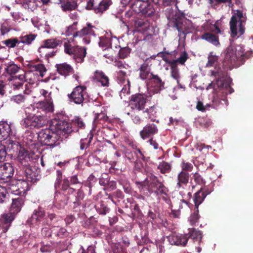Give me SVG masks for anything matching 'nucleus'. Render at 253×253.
I'll list each match as a JSON object with an SVG mask.
<instances>
[{"mask_svg":"<svg viewBox=\"0 0 253 253\" xmlns=\"http://www.w3.org/2000/svg\"><path fill=\"white\" fill-rule=\"evenodd\" d=\"M140 192L145 195L154 194L156 196L166 195L169 192V188L163 182L154 174H151L142 181H135Z\"/></svg>","mask_w":253,"mask_h":253,"instance_id":"f257e3e1","label":"nucleus"},{"mask_svg":"<svg viewBox=\"0 0 253 253\" xmlns=\"http://www.w3.org/2000/svg\"><path fill=\"white\" fill-rule=\"evenodd\" d=\"M244 50V47L241 45L228 46L224 52L223 66L231 69L244 64L245 59L249 57L248 53H245Z\"/></svg>","mask_w":253,"mask_h":253,"instance_id":"f03ea898","label":"nucleus"},{"mask_svg":"<svg viewBox=\"0 0 253 253\" xmlns=\"http://www.w3.org/2000/svg\"><path fill=\"white\" fill-rule=\"evenodd\" d=\"M25 204V199L18 197L12 199L9 211L0 216V234L6 233L11 226L12 222L21 211Z\"/></svg>","mask_w":253,"mask_h":253,"instance_id":"7ed1b4c3","label":"nucleus"},{"mask_svg":"<svg viewBox=\"0 0 253 253\" xmlns=\"http://www.w3.org/2000/svg\"><path fill=\"white\" fill-rule=\"evenodd\" d=\"M201 231L195 228L189 229L188 233L176 234L172 233L167 236L169 243L172 245L186 246L189 239H193L194 241L201 242L202 239Z\"/></svg>","mask_w":253,"mask_h":253,"instance_id":"20e7f679","label":"nucleus"},{"mask_svg":"<svg viewBox=\"0 0 253 253\" xmlns=\"http://www.w3.org/2000/svg\"><path fill=\"white\" fill-rule=\"evenodd\" d=\"M166 14L169 20V26L176 28L178 31V36L185 39L186 35L190 33V31L184 18L177 16L176 12L171 8H167Z\"/></svg>","mask_w":253,"mask_h":253,"instance_id":"39448f33","label":"nucleus"},{"mask_svg":"<svg viewBox=\"0 0 253 253\" xmlns=\"http://www.w3.org/2000/svg\"><path fill=\"white\" fill-rule=\"evenodd\" d=\"M38 138L42 145L53 148L59 145L63 138L50 126L42 129L38 134Z\"/></svg>","mask_w":253,"mask_h":253,"instance_id":"423d86ee","label":"nucleus"},{"mask_svg":"<svg viewBox=\"0 0 253 253\" xmlns=\"http://www.w3.org/2000/svg\"><path fill=\"white\" fill-rule=\"evenodd\" d=\"M211 76L217 78L215 83L211 82L207 86V89L213 88L214 91H216L217 88H218L219 92H224L225 90H229V94L234 92V89L231 86L232 81L230 79H225L221 77V73L219 69L216 71H211Z\"/></svg>","mask_w":253,"mask_h":253,"instance_id":"0eeeda50","label":"nucleus"},{"mask_svg":"<svg viewBox=\"0 0 253 253\" xmlns=\"http://www.w3.org/2000/svg\"><path fill=\"white\" fill-rule=\"evenodd\" d=\"M148 96L146 94L142 93H136L131 95L129 98V106L133 110L138 111H142L144 113H147L148 115L151 113L154 106L150 107L145 109Z\"/></svg>","mask_w":253,"mask_h":253,"instance_id":"6e6552de","label":"nucleus"},{"mask_svg":"<svg viewBox=\"0 0 253 253\" xmlns=\"http://www.w3.org/2000/svg\"><path fill=\"white\" fill-rule=\"evenodd\" d=\"M70 102L83 106L89 101V97L86 91V86L79 85L75 87L70 93L67 94Z\"/></svg>","mask_w":253,"mask_h":253,"instance_id":"1a4fd4ad","label":"nucleus"},{"mask_svg":"<svg viewBox=\"0 0 253 253\" xmlns=\"http://www.w3.org/2000/svg\"><path fill=\"white\" fill-rule=\"evenodd\" d=\"M47 123L45 115L29 114L22 121V125L26 128H39L45 126Z\"/></svg>","mask_w":253,"mask_h":253,"instance_id":"9d476101","label":"nucleus"},{"mask_svg":"<svg viewBox=\"0 0 253 253\" xmlns=\"http://www.w3.org/2000/svg\"><path fill=\"white\" fill-rule=\"evenodd\" d=\"M246 20V15L243 14L242 10H237L236 12L233 13L230 21V30L232 37L237 35V24L238 22L240 23L239 29L240 35H242L244 33L245 28L243 23Z\"/></svg>","mask_w":253,"mask_h":253,"instance_id":"9b49d317","label":"nucleus"},{"mask_svg":"<svg viewBox=\"0 0 253 253\" xmlns=\"http://www.w3.org/2000/svg\"><path fill=\"white\" fill-rule=\"evenodd\" d=\"M50 126L61 136L69 134L73 131L71 124L63 116L52 119Z\"/></svg>","mask_w":253,"mask_h":253,"instance_id":"f8f14e48","label":"nucleus"},{"mask_svg":"<svg viewBox=\"0 0 253 253\" xmlns=\"http://www.w3.org/2000/svg\"><path fill=\"white\" fill-rule=\"evenodd\" d=\"M64 51L69 55H72L75 61L77 63H82L86 55V48L79 45L73 46L70 42L64 43Z\"/></svg>","mask_w":253,"mask_h":253,"instance_id":"ddd939ff","label":"nucleus"},{"mask_svg":"<svg viewBox=\"0 0 253 253\" xmlns=\"http://www.w3.org/2000/svg\"><path fill=\"white\" fill-rule=\"evenodd\" d=\"M132 10L137 13H141L145 17L152 16L155 10L148 0H137L132 5Z\"/></svg>","mask_w":253,"mask_h":253,"instance_id":"4468645a","label":"nucleus"},{"mask_svg":"<svg viewBox=\"0 0 253 253\" xmlns=\"http://www.w3.org/2000/svg\"><path fill=\"white\" fill-rule=\"evenodd\" d=\"M7 190L16 195L24 194L28 189V183L23 179H11L6 185Z\"/></svg>","mask_w":253,"mask_h":253,"instance_id":"2eb2a0df","label":"nucleus"},{"mask_svg":"<svg viewBox=\"0 0 253 253\" xmlns=\"http://www.w3.org/2000/svg\"><path fill=\"white\" fill-rule=\"evenodd\" d=\"M149 115V119L153 121V123L147 124L139 132L140 137L143 140L152 137L159 132L158 124L159 121L158 120L156 121L155 119L151 118L150 115Z\"/></svg>","mask_w":253,"mask_h":253,"instance_id":"dca6fc26","label":"nucleus"},{"mask_svg":"<svg viewBox=\"0 0 253 253\" xmlns=\"http://www.w3.org/2000/svg\"><path fill=\"white\" fill-rule=\"evenodd\" d=\"M41 223L44 226H46V224H48L45 211L41 207H39L37 210L34 211L31 217L27 220V223L32 226L34 224L39 225Z\"/></svg>","mask_w":253,"mask_h":253,"instance_id":"f3484780","label":"nucleus"},{"mask_svg":"<svg viewBox=\"0 0 253 253\" xmlns=\"http://www.w3.org/2000/svg\"><path fill=\"white\" fill-rule=\"evenodd\" d=\"M95 26L90 23H87L86 26L81 30L78 31L74 35V37L82 39L84 43L89 44L90 42V36L95 35Z\"/></svg>","mask_w":253,"mask_h":253,"instance_id":"a211bd4d","label":"nucleus"},{"mask_svg":"<svg viewBox=\"0 0 253 253\" xmlns=\"http://www.w3.org/2000/svg\"><path fill=\"white\" fill-rule=\"evenodd\" d=\"M0 69H4L3 73H6L11 76L20 70V67L7 58H0Z\"/></svg>","mask_w":253,"mask_h":253,"instance_id":"6ab92c4d","label":"nucleus"},{"mask_svg":"<svg viewBox=\"0 0 253 253\" xmlns=\"http://www.w3.org/2000/svg\"><path fill=\"white\" fill-rule=\"evenodd\" d=\"M14 172V169L11 164H4L0 166V180L8 183L12 179Z\"/></svg>","mask_w":253,"mask_h":253,"instance_id":"aec40b11","label":"nucleus"},{"mask_svg":"<svg viewBox=\"0 0 253 253\" xmlns=\"http://www.w3.org/2000/svg\"><path fill=\"white\" fill-rule=\"evenodd\" d=\"M24 171V179L28 182L35 183L39 180L40 176L39 171L35 167H32L30 165L22 168Z\"/></svg>","mask_w":253,"mask_h":253,"instance_id":"412c9836","label":"nucleus"},{"mask_svg":"<svg viewBox=\"0 0 253 253\" xmlns=\"http://www.w3.org/2000/svg\"><path fill=\"white\" fill-rule=\"evenodd\" d=\"M33 154L26 150L25 148L20 147L18 150V160L23 167L30 165L29 162L33 160Z\"/></svg>","mask_w":253,"mask_h":253,"instance_id":"4be33fe9","label":"nucleus"},{"mask_svg":"<svg viewBox=\"0 0 253 253\" xmlns=\"http://www.w3.org/2000/svg\"><path fill=\"white\" fill-rule=\"evenodd\" d=\"M171 53L169 51H165L163 52L162 57L165 62H175L177 66L178 63L184 65L189 58L188 53L185 51H184L177 59H172L171 58Z\"/></svg>","mask_w":253,"mask_h":253,"instance_id":"5701e85b","label":"nucleus"},{"mask_svg":"<svg viewBox=\"0 0 253 253\" xmlns=\"http://www.w3.org/2000/svg\"><path fill=\"white\" fill-rule=\"evenodd\" d=\"M99 46L101 47L104 50H107L109 51L108 53L104 54V57L109 59H113V50L111 48V40L108 37H101L100 38L99 42Z\"/></svg>","mask_w":253,"mask_h":253,"instance_id":"b1692460","label":"nucleus"},{"mask_svg":"<svg viewBox=\"0 0 253 253\" xmlns=\"http://www.w3.org/2000/svg\"><path fill=\"white\" fill-rule=\"evenodd\" d=\"M36 107L38 109H41L45 113H53L54 105L52 98H48L47 100L39 101L36 103Z\"/></svg>","mask_w":253,"mask_h":253,"instance_id":"393cba45","label":"nucleus"},{"mask_svg":"<svg viewBox=\"0 0 253 253\" xmlns=\"http://www.w3.org/2000/svg\"><path fill=\"white\" fill-rule=\"evenodd\" d=\"M210 193V192L207 189L201 188L198 191L195 193L193 201L196 209H198L200 205H201L206 196Z\"/></svg>","mask_w":253,"mask_h":253,"instance_id":"a878e982","label":"nucleus"},{"mask_svg":"<svg viewBox=\"0 0 253 253\" xmlns=\"http://www.w3.org/2000/svg\"><path fill=\"white\" fill-rule=\"evenodd\" d=\"M65 196L70 195L74 193L77 188L70 183L68 178H64L61 183V187L59 189Z\"/></svg>","mask_w":253,"mask_h":253,"instance_id":"bb28decb","label":"nucleus"},{"mask_svg":"<svg viewBox=\"0 0 253 253\" xmlns=\"http://www.w3.org/2000/svg\"><path fill=\"white\" fill-rule=\"evenodd\" d=\"M149 79L151 86L155 87L157 92H158L165 88V83L162 81L161 78L158 75L152 73L151 74L150 77Z\"/></svg>","mask_w":253,"mask_h":253,"instance_id":"cd10ccee","label":"nucleus"},{"mask_svg":"<svg viewBox=\"0 0 253 253\" xmlns=\"http://www.w3.org/2000/svg\"><path fill=\"white\" fill-rule=\"evenodd\" d=\"M55 67L57 72L64 77H67L74 73L73 67L67 63L57 64Z\"/></svg>","mask_w":253,"mask_h":253,"instance_id":"c85d7f7f","label":"nucleus"},{"mask_svg":"<svg viewBox=\"0 0 253 253\" xmlns=\"http://www.w3.org/2000/svg\"><path fill=\"white\" fill-rule=\"evenodd\" d=\"M93 78L96 82L101 83L102 86L104 87L109 86V78L103 72L96 70L94 72Z\"/></svg>","mask_w":253,"mask_h":253,"instance_id":"c756f323","label":"nucleus"},{"mask_svg":"<svg viewBox=\"0 0 253 253\" xmlns=\"http://www.w3.org/2000/svg\"><path fill=\"white\" fill-rule=\"evenodd\" d=\"M11 128L7 122H0V141L5 139L10 135Z\"/></svg>","mask_w":253,"mask_h":253,"instance_id":"7c9ffc66","label":"nucleus"},{"mask_svg":"<svg viewBox=\"0 0 253 253\" xmlns=\"http://www.w3.org/2000/svg\"><path fill=\"white\" fill-rule=\"evenodd\" d=\"M216 34L212 32V33L211 32H205L202 34L201 38L217 46L220 45V42L218 36L216 35Z\"/></svg>","mask_w":253,"mask_h":253,"instance_id":"2f4dec72","label":"nucleus"},{"mask_svg":"<svg viewBox=\"0 0 253 253\" xmlns=\"http://www.w3.org/2000/svg\"><path fill=\"white\" fill-rule=\"evenodd\" d=\"M190 176V175L188 172L181 170L177 175V188L179 189L183 185H186L189 182Z\"/></svg>","mask_w":253,"mask_h":253,"instance_id":"473e14b6","label":"nucleus"},{"mask_svg":"<svg viewBox=\"0 0 253 253\" xmlns=\"http://www.w3.org/2000/svg\"><path fill=\"white\" fill-rule=\"evenodd\" d=\"M150 70L151 68L146 60L140 65L139 68L140 78L142 80L149 79L151 74L152 73L150 72Z\"/></svg>","mask_w":253,"mask_h":253,"instance_id":"72a5a7b5","label":"nucleus"},{"mask_svg":"<svg viewBox=\"0 0 253 253\" xmlns=\"http://www.w3.org/2000/svg\"><path fill=\"white\" fill-rule=\"evenodd\" d=\"M37 138L38 137H36L34 133L28 132L24 137V142L29 149H33L36 148Z\"/></svg>","mask_w":253,"mask_h":253,"instance_id":"f704fd0d","label":"nucleus"},{"mask_svg":"<svg viewBox=\"0 0 253 253\" xmlns=\"http://www.w3.org/2000/svg\"><path fill=\"white\" fill-rule=\"evenodd\" d=\"M53 235V239H62L67 237L69 235V233L67 229L64 227H58L53 228L52 230Z\"/></svg>","mask_w":253,"mask_h":253,"instance_id":"c9c22d12","label":"nucleus"},{"mask_svg":"<svg viewBox=\"0 0 253 253\" xmlns=\"http://www.w3.org/2000/svg\"><path fill=\"white\" fill-rule=\"evenodd\" d=\"M170 67L171 76L177 80V83H179V79L180 78L179 69L175 62H165Z\"/></svg>","mask_w":253,"mask_h":253,"instance_id":"e433bc0d","label":"nucleus"},{"mask_svg":"<svg viewBox=\"0 0 253 253\" xmlns=\"http://www.w3.org/2000/svg\"><path fill=\"white\" fill-rule=\"evenodd\" d=\"M85 8L87 10H93L96 14H99V0H87Z\"/></svg>","mask_w":253,"mask_h":253,"instance_id":"4c0bfd02","label":"nucleus"},{"mask_svg":"<svg viewBox=\"0 0 253 253\" xmlns=\"http://www.w3.org/2000/svg\"><path fill=\"white\" fill-rule=\"evenodd\" d=\"M62 43V41L56 39H47L43 42V44L48 48H55L58 45H61Z\"/></svg>","mask_w":253,"mask_h":253,"instance_id":"58836bf2","label":"nucleus"},{"mask_svg":"<svg viewBox=\"0 0 253 253\" xmlns=\"http://www.w3.org/2000/svg\"><path fill=\"white\" fill-rule=\"evenodd\" d=\"M78 22L77 21L74 22L72 25L69 26L65 32V35L66 36H72V41H75L78 37H74L75 33L77 31V25Z\"/></svg>","mask_w":253,"mask_h":253,"instance_id":"ea45409f","label":"nucleus"},{"mask_svg":"<svg viewBox=\"0 0 253 253\" xmlns=\"http://www.w3.org/2000/svg\"><path fill=\"white\" fill-rule=\"evenodd\" d=\"M93 135L92 133H90L87 138L81 139L80 140V149L86 150L87 148L89 147L91 144V142L93 139Z\"/></svg>","mask_w":253,"mask_h":253,"instance_id":"a19ab883","label":"nucleus"},{"mask_svg":"<svg viewBox=\"0 0 253 253\" xmlns=\"http://www.w3.org/2000/svg\"><path fill=\"white\" fill-rule=\"evenodd\" d=\"M213 52H211L208 57V62L206 64V67H211L216 66L218 63V56L213 54Z\"/></svg>","mask_w":253,"mask_h":253,"instance_id":"79ce46f5","label":"nucleus"},{"mask_svg":"<svg viewBox=\"0 0 253 253\" xmlns=\"http://www.w3.org/2000/svg\"><path fill=\"white\" fill-rule=\"evenodd\" d=\"M112 0H99V14H102L104 11L109 8V7L112 4Z\"/></svg>","mask_w":253,"mask_h":253,"instance_id":"37998d69","label":"nucleus"},{"mask_svg":"<svg viewBox=\"0 0 253 253\" xmlns=\"http://www.w3.org/2000/svg\"><path fill=\"white\" fill-rule=\"evenodd\" d=\"M84 191L82 189V187H79L77 189L75 201L73 202V208L75 209L81 204V201L84 198Z\"/></svg>","mask_w":253,"mask_h":253,"instance_id":"c03bdc74","label":"nucleus"},{"mask_svg":"<svg viewBox=\"0 0 253 253\" xmlns=\"http://www.w3.org/2000/svg\"><path fill=\"white\" fill-rule=\"evenodd\" d=\"M78 7V4L76 0L68 1L61 5L62 10L64 11L76 10Z\"/></svg>","mask_w":253,"mask_h":253,"instance_id":"a18cd8bd","label":"nucleus"},{"mask_svg":"<svg viewBox=\"0 0 253 253\" xmlns=\"http://www.w3.org/2000/svg\"><path fill=\"white\" fill-rule=\"evenodd\" d=\"M37 37V35L33 34H30L28 35H26L24 36H21L19 37L20 43H24L26 44H30L33 41H34L36 38Z\"/></svg>","mask_w":253,"mask_h":253,"instance_id":"49530a36","label":"nucleus"},{"mask_svg":"<svg viewBox=\"0 0 253 253\" xmlns=\"http://www.w3.org/2000/svg\"><path fill=\"white\" fill-rule=\"evenodd\" d=\"M117 82L119 84H126L127 81H129L127 78L126 71L125 70H119L117 72Z\"/></svg>","mask_w":253,"mask_h":253,"instance_id":"de8ad7c7","label":"nucleus"},{"mask_svg":"<svg viewBox=\"0 0 253 253\" xmlns=\"http://www.w3.org/2000/svg\"><path fill=\"white\" fill-rule=\"evenodd\" d=\"M149 23L147 20L137 19L135 20L134 26L136 28H140V30H146L149 27Z\"/></svg>","mask_w":253,"mask_h":253,"instance_id":"09e8293b","label":"nucleus"},{"mask_svg":"<svg viewBox=\"0 0 253 253\" xmlns=\"http://www.w3.org/2000/svg\"><path fill=\"white\" fill-rule=\"evenodd\" d=\"M157 169L160 170L161 173L165 174L169 173L171 170V166L168 163L163 161L159 163Z\"/></svg>","mask_w":253,"mask_h":253,"instance_id":"8fccbe9b","label":"nucleus"},{"mask_svg":"<svg viewBox=\"0 0 253 253\" xmlns=\"http://www.w3.org/2000/svg\"><path fill=\"white\" fill-rule=\"evenodd\" d=\"M22 4L25 8L31 11H34L37 7L36 0H23Z\"/></svg>","mask_w":253,"mask_h":253,"instance_id":"3c124183","label":"nucleus"},{"mask_svg":"<svg viewBox=\"0 0 253 253\" xmlns=\"http://www.w3.org/2000/svg\"><path fill=\"white\" fill-rule=\"evenodd\" d=\"M6 143L8 146V148L12 149L13 152H17L20 149V147H21L19 142L16 140H12L10 139H7L6 141Z\"/></svg>","mask_w":253,"mask_h":253,"instance_id":"603ef678","label":"nucleus"},{"mask_svg":"<svg viewBox=\"0 0 253 253\" xmlns=\"http://www.w3.org/2000/svg\"><path fill=\"white\" fill-rule=\"evenodd\" d=\"M96 210L100 214L105 215L109 211V209L105 205L103 202L101 201L95 206Z\"/></svg>","mask_w":253,"mask_h":253,"instance_id":"864d4df0","label":"nucleus"},{"mask_svg":"<svg viewBox=\"0 0 253 253\" xmlns=\"http://www.w3.org/2000/svg\"><path fill=\"white\" fill-rule=\"evenodd\" d=\"M108 120V117L106 114L103 113L102 111L99 113H95V118L94 119L93 124L94 125H96L98 123H99L100 121L103 122H105Z\"/></svg>","mask_w":253,"mask_h":253,"instance_id":"5fc2aeb1","label":"nucleus"},{"mask_svg":"<svg viewBox=\"0 0 253 253\" xmlns=\"http://www.w3.org/2000/svg\"><path fill=\"white\" fill-rule=\"evenodd\" d=\"M100 163V159H99L96 156L92 154L91 152H90L89 155L88 157L86 165L88 167H90L93 165H98Z\"/></svg>","mask_w":253,"mask_h":253,"instance_id":"6e6d98bb","label":"nucleus"},{"mask_svg":"<svg viewBox=\"0 0 253 253\" xmlns=\"http://www.w3.org/2000/svg\"><path fill=\"white\" fill-rule=\"evenodd\" d=\"M223 94V98H219L218 95H217L216 96H214L212 99V103L213 105L214 106V107H217L219 105V104L221 103V100H223L225 102L227 101L226 98V96L228 93H229V90H225L224 92H221Z\"/></svg>","mask_w":253,"mask_h":253,"instance_id":"4d7b16f0","label":"nucleus"},{"mask_svg":"<svg viewBox=\"0 0 253 253\" xmlns=\"http://www.w3.org/2000/svg\"><path fill=\"white\" fill-rule=\"evenodd\" d=\"M2 42L9 48H14L20 43L19 40L16 38L8 39L2 41Z\"/></svg>","mask_w":253,"mask_h":253,"instance_id":"13d9d810","label":"nucleus"},{"mask_svg":"<svg viewBox=\"0 0 253 253\" xmlns=\"http://www.w3.org/2000/svg\"><path fill=\"white\" fill-rule=\"evenodd\" d=\"M124 84L123 87L120 92V96L121 99H123L126 95H128L130 93V81H127V83Z\"/></svg>","mask_w":253,"mask_h":253,"instance_id":"bf43d9fd","label":"nucleus"},{"mask_svg":"<svg viewBox=\"0 0 253 253\" xmlns=\"http://www.w3.org/2000/svg\"><path fill=\"white\" fill-rule=\"evenodd\" d=\"M70 124L71 126H75L78 128H84L85 127V123L83 120L79 117L75 118Z\"/></svg>","mask_w":253,"mask_h":253,"instance_id":"052dcab7","label":"nucleus"},{"mask_svg":"<svg viewBox=\"0 0 253 253\" xmlns=\"http://www.w3.org/2000/svg\"><path fill=\"white\" fill-rule=\"evenodd\" d=\"M63 180L62 172L60 170H57L56 178L54 183V187L55 189H60V188H61Z\"/></svg>","mask_w":253,"mask_h":253,"instance_id":"680f3d73","label":"nucleus"},{"mask_svg":"<svg viewBox=\"0 0 253 253\" xmlns=\"http://www.w3.org/2000/svg\"><path fill=\"white\" fill-rule=\"evenodd\" d=\"M11 100L14 103H16L18 104H22L25 103L26 100V96L23 94H19L12 96Z\"/></svg>","mask_w":253,"mask_h":253,"instance_id":"e2e57ef3","label":"nucleus"},{"mask_svg":"<svg viewBox=\"0 0 253 253\" xmlns=\"http://www.w3.org/2000/svg\"><path fill=\"white\" fill-rule=\"evenodd\" d=\"M32 68L36 71L39 72L42 77L44 76V73L46 72V69L42 64H38L32 66Z\"/></svg>","mask_w":253,"mask_h":253,"instance_id":"0e129e2a","label":"nucleus"},{"mask_svg":"<svg viewBox=\"0 0 253 253\" xmlns=\"http://www.w3.org/2000/svg\"><path fill=\"white\" fill-rule=\"evenodd\" d=\"M132 214L134 218L141 219L142 217L143 214L138 204L134 205Z\"/></svg>","mask_w":253,"mask_h":253,"instance_id":"69168bd1","label":"nucleus"},{"mask_svg":"<svg viewBox=\"0 0 253 253\" xmlns=\"http://www.w3.org/2000/svg\"><path fill=\"white\" fill-rule=\"evenodd\" d=\"M131 49L128 47L121 48L119 50V55L120 58L124 59L129 54Z\"/></svg>","mask_w":253,"mask_h":253,"instance_id":"338daca9","label":"nucleus"},{"mask_svg":"<svg viewBox=\"0 0 253 253\" xmlns=\"http://www.w3.org/2000/svg\"><path fill=\"white\" fill-rule=\"evenodd\" d=\"M70 183L72 185H74L78 189L79 187H82V183L79 181L78 175L76 174L73 175L70 177Z\"/></svg>","mask_w":253,"mask_h":253,"instance_id":"774afa93","label":"nucleus"}]
</instances>
